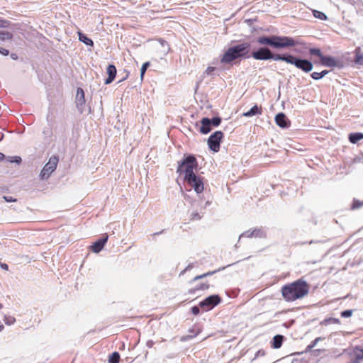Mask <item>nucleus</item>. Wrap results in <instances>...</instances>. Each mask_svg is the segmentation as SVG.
<instances>
[{
	"label": "nucleus",
	"mask_w": 363,
	"mask_h": 363,
	"mask_svg": "<svg viewBox=\"0 0 363 363\" xmlns=\"http://www.w3.org/2000/svg\"><path fill=\"white\" fill-rule=\"evenodd\" d=\"M201 127L199 128V131L202 134H208L212 130V125L210 123V118L208 117H204L201 120Z\"/></svg>",
	"instance_id": "obj_16"
},
{
	"label": "nucleus",
	"mask_w": 363,
	"mask_h": 363,
	"mask_svg": "<svg viewBox=\"0 0 363 363\" xmlns=\"http://www.w3.org/2000/svg\"><path fill=\"white\" fill-rule=\"evenodd\" d=\"M3 198L6 202H14L17 201L16 199L9 196H4Z\"/></svg>",
	"instance_id": "obj_43"
},
{
	"label": "nucleus",
	"mask_w": 363,
	"mask_h": 363,
	"mask_svg": "<svg viewBox=\"0 0 363 363\" xmlns=\"http://www.w3.org/2000/svg\"><path fill=\"white\" fill-rule=\"evenodd\" d=\"M75 102L77 110L80 113H82L84 111L86 100L84 96V91L83 89L80 87L77 88V89Z\"/></svg>",
	"instance_id": "obj_12"
},
{
	"label": "nucleus",
	"mask_w": 363,
	"mask_h": 363,
	"mask_svg": "<svg viewBox=\"0 0 363 363\" xmlns=\"http://www.w3.org/2000/svg\"><path fill=\"white\" fill-rule=\"evenodd\" d=\"M354 357L357 362L363 359V349L359 347L354 348Z\"/></svg>",
	"instance_id": "obj_26"
},
{
	"label": "nucleus",
	"mask_w": 363,
	"mask_h": 363,
	"mask_svg": "<svg viewBox=\"0 0 363 363\" xmlns=\"http://www.w3.org/2000/svg\"><path fill=\"white\" fill-rule=\"evenodd\" d=\"M106 71L108 74V77L105 79V84H109L116 78L117 70L116 66L111 64L107 67Z\"/></svg>",
	"instance_id": "obj_17"
},
{
	"label": "nucleus",
	"mask_w": 363,
	"mask_h": 363,
	"mask_svg": "<svg viewBox=\"0 0 363 363\" xmlns=\"http://www.w3.org/2000/svg\"><path fill=\"white\" fill-rule=\"evenodd\" d=\"M284 336L281 335H277L273 337L272 347L274 349H279L281 347L283 343Z\"/></svg>",
	"instance_id": "obj_22"
},
{
	"label": "nucleus",
	"mask_w": 363,
	"mask_h": 363,
	"mask_svg": "<svg viewBox=\"0 0 363 363\" xmlns=\"http://www.w3.org/2000/svg\"><path fill=\"white\" fill-rule=\"evenodd\" d=\"M221 302V298L218 294L208 296L199 302V306L205 311H208Z\"/></svg>",
	"instance_id": "obj_9"
},
{
	"label": "nucleus",
	"mask_w": 363,
	"mask_h": 363,
	"mask_svg": "<svg viewBox=\"0 0 363 363\" xmlns=\"http://www.w3.org/2000/svg\"><path fill=\"white\" fill-rule=\"evenodd\" d=\"M187 272V271H184V270H182V271L180 272L179 276L184 275V274H185V272Z\"/></svg>",
	"instance_id": "obj_55"
},
{
	"label": "nucleus",
	"mask_w": 363,
	"mask_h": 363,
	"mask_svg": "<svg viewBox=\"0 0 363 363\" xmlns=\"http://www.w3.org/2000/svg\"><path fill=\"white\" fill-rule=\"evenodd\" d=\"M209 204H210V202H209V201H206V206H208V205H209Z\"/></svg>",
	"instance_id": "obj_58"
},
{
	"label": "nucleus",
	"mask_w": 363,
	"mask_h": 363,
	"mask_svg": "<svg viewBox=\"0 0 363 363\" xmlns=\"http://www.w3.org/2000/svg\"><path fill=\"white\" fill-rule=\"evenodd\" d=\"M108 238V236L106 235L98 239L96 241H95L91 246V251L95 253L100 252L103 250L105 244L106 243Z\"/></svg>",
	"instance_id": "obj_14"
},
{
	"label": "nucleus",
	"mask_w": 363,
	"mask_h": 363,
	"mask_svg": "<svg viewBox=\"0 0 363 363\" xmlns=\"http://www.w3.org/2000/svg\"><path fill=\"white\" fill-rule=\"evenodd\" d=\"M1 267L3 269H6V270H7V269H8V268H9V266H8V264H6V263H1Z\"/></svg>",
	"instance_id": "obj_50"
},
{
	"label": "nucleus",
	"mask_w": 363,
	"mask_h": 363,
	"mask_svg": "<svg viewBox=\"0 0 363 363\" xmlns=\"http://www.w3.org/2000/svg\"><path fill=\"white\" fill-rule=\"evenodd\" d=\"M120 360V354L118 352H113L108 359L109 363H118Z\"/></svg>",
	"instance_id": "obj_29"
},
{
	"label": "nucleus",
	"mask_w": 363,
	"mask_h": 363,
	"mask_svg": "<svg viewBox=\"0 0 363 363\" xmlns=\"http://www.w3.org/2000/svg\"><path fill=\"white\" fill-rule=\"evenodd\" d=\"M163 231H164V230H161V231H160V232L155 233L153 234V235H160V234H162V233H163Z\"/></svg>",
	"instance_id": "obj_54"
},
{
	"label": "nucleus",
	"mask_w": 363,
	"mask_h": 363,
	"mask_svg": "<svg viewBox=\"0 0 363 363\" xmlns=\"http://www.w3.org/2000/svg\"><path fill=\"white\" fill-rule=\"evenodd\" d=\"M222 119L219 116H214L210 118V123L213 127H218L221 123Z\"/></svg>",
	"instance_id": "obj_33"
},
{
	"label": "nucleus",
	"mask_w": 363,
	"mask_h": 363,
	"mask_svg": "<svg viewBox=\"0 0 363 363\" xmlns=\"http://www.w3.org/2000/svg\"><path fill=\"white\" fill-rule=\"evenodd\" d=\"M78 36H79V41H81L82 43H84L87 46H91L93 47L94 46V42L93 40L89 38L86 35H85L84 33L79 31L78 32Z\"/></svg>",
	"instance_id": "obj_21"
},
{
	"label": "nucleus",
	"mask_w": 363,
	"mask_h": 363,
	"mask_svg": "<svg viewBox=\"0 0 363 363\" xmlns=\"http://www.w3.org/2000/svg\"><path fill=\"white\" fill-rule=\"evenodd\" d=\"M13 35L9 31L0 30V41H4L6 40H11Z\"/></svg>",
	"instance_id": "obj_28"
},
{
	"label": "nucleus",
	"mask_w": 363,
	"mask_h": 363,
	"mask_svg": "<svg viewBox=\"0 0 363 363\" xmlns=\"http://www.w3.org/2000/svg\"><path fill=\"white\" fill-rule=\"evenodd\" d=\"M262 107H259L255 104L249 111L244 112L242 116L245 117H252L256 115H260L262 114Z\"/></svg>",
	"instance_id": "obj_18"
},
{
	"label": "nucleus",
	"mask_w": 363,
	"mask_h": 363,
	"mask_svg": "<svg viewBox=\"0 0 363 363\" xmlns=\"http://www.w3.org/2000/svg\"><path fill=\"white\" fill-rule=\"evenodd\" d=\"M257 42L262 45L270 46L274 49H283L301 44L298 40L285 35H262Z\"/></svg>",
	"instance_id": "obj_2"
},
{
	"label": "nucleus",
	"mask_w": 363,
	"mask_h": 363,
	"mask_svg": "<svg viewBox=\"0 0 363 363\" xmlns=\"http://www.w3.org/2000/svg\"><path fill=\"white\" fill-rule=\"evenodd\" d=\"M264 352H262L261 350H259L257 352V354L256 356H258V355H264Z\"/></svg>",
	"instance_id": "obj_53"
},
{
	"label": "nucleus",
	"mask_w": 363,
	"mask_h": 363,
	"mask_svg": "<svg viewBox=\"0 0 363 363\" xmlns=\"http://www.w3.org/2000/svg\"><path fill=\"white\" fill-rule=\"evenodd\" d=\"M283 61L294 65L297 69H299L306 73L310 72L313 68V62L311 60L296 57L289 53L284 54Z\"/></svg>",
	"instance_id": "obj_5"
},
{
	"label": "nucleus",
	"mask_w": 363,
	"mask_h": 363,
	"mask_svg": "<svg viewBox=\"0 0 363 363\" xmlns=\"http://www.w3.org/2000/svg\"><path fill=\"white\" fill-rule=\"evenodd\" d=\"M184 181L188 185L194 188L197 194L201 193L204 189V184L203 179L196 174L189 176V177L184 178Z\"/></svg>",
	"instance_id": "obj_10"
},
{
	"label": "nucleus",
	"mask_w": 363,
	"mask_h": 363,
	"mask_svg": "<svg viewBox=\"0 0 363 363\" xmlns=\"http://www.w3.org/2000/svg\"><path fill=\"white\" fill-rule=\"evenodd\" d=\"M4 321L6 325H11L16 322V318L11 315H4Z\"/></svg>",
	"instance_id": "obj_34"
},
{
	"label": "nucleus",
	"mask_w": 363,
	"mask_h": 363,
	"mask_svg": "<svg viewBox=\"0 0 363 363\" xmlns=\"http://www.w3.org/2000/svg\"><path fill=\"white\" fill-rule=\"evenodd\" d=\"M250 43L243 42L228 48L220 58V63L230 64L238 59H248L250 57Z\"/></svg>",
	"instance_id": "obj_3"
},
{
	"label": "nucleus",
	"mask_w": 363,
	"mask_h": 363,
	"mask_svg": "<svg viewBox=\"0 0 363 363\" xmlns=\"http://www.w3.org/2000/svg\"><path fill=\"white\" fill-rule=\"evenodd\" d=\"M330 324H340V320L338 318L330 317L325 318L320 323V325L325 326Z\"/></svg>",
	"instance_id": "obj_25"
},
{
	"label": "nucleus",
	"mask_w": 363,
	"mask_h": 363,
	"mask_svg": "<svg viewBox=\"0 0 363 363\" xmlns=\"http://www.w3.org/2000/svg\"><path fill=\"white\" fill-rule=\"evenodd\" d=\"M276 124L281 128H287L290 126V121L284 113H279L275 116Z\"/></svg>",
	"instance_id": "obj_13"
},
{
	"label": "nucleus",
	"mask_w": 363,
	"mask_h": 363,
	"mask_svg": "<svg viewBox=\"0 0 363 363\" xmlns=\"http://www.w3.org/2000/svg\"><path fill=\"white\" fill-rule=\"evenodd\" d=\"M223 136V133L220 130H216L212 133L207 140L209 150L213 152H218L220 150V143Z\"/></svg>",
	"instance_id": "obj_8"
},
{
	"label": "nucleus",
	"mask_w": 363,
	"mask_h": 363,
	"mask_svg": "<svg viewBox=\"0 0 363 363\" xmlns=\"http://www.w3.org/2000/svg\"><path fill=\"white\" fill-rule=\"evenodd\" d=\"M328 73H329V71L327 70V69H324V70L320 72V74H321L322 77H324Z\"/></svg>",
	"instance_id": "obj_49"
},
{
	"label": "nucleus",
	"mask_w": 363,
	"mask_h": 363,
	"mask_svg": "<svg viewBox=\"0 0 363 363\" xmlns=\"http://www.w3.org/2000/svg\"><path fill=\"white\" fill-rule=\"evenodd\" d=\"M3 308V305L0 303V309Z\"/></svg>",
	"instance_id": "obj_59"
},
{
	"label": "nucleus",
	"mask_w": 363,
	"mask_h": 363,
	"mask_svg": "<svg viewBox=\"0 0 363 363\" xmlns=\"http://www.w3.org/2000/svg\"><path fill=\"white\" fill-rule=\"evenodd\" d=\"M8 23L7 21L1 20L0 19V28H4L6 27V25Z\"/></svg>",
	"instance_id": "obj_46"
},
{
	"label": "nucleus",
	"mask_w": 363,
	"mask_h": 363,
	"mask_svg": "<svg viewBox=\"0 0 363 363\" xmlns=\"http://www.w3.org/2000/svg\"><path fill=\"white\" fill-rule=\"evenodd\" d=\"M309 53L311 55H315V56L318 57L320 60H321V57H323V56L324 55H323L321 50L317 48H311L309 49Z\"/></svg>",
	"instance_id": "obj_30"
},
{
	"label": "nucleus",
	"mask_w": 363,
	"mask_h": 363,
	"mask_svg": "<svg viewBox=\"0 0 363 363\" xmlns=\"http://www.w3.org/2000/svg\"><path fill=\"white\" fill-rule=\"evenodd\" d=\"M362 139H363V133H353L349 135V140L351 143L355 144Z\"/></svg>",
	"instance_id": "obj_24"
},
{
	"label": "nucleus",
	"mask_w": 363,
	"mask_h": 363,
	"mask_svg": "<svg viewBox=\"0 0 363 363\" xmlns=\"http://www.w3.org/2000/svg\"><path fill=\"white\" fill-rule=\"evenodd\" d=\"M149 66H150V62H146L143 64V65L141 67V69H140V79H141V80L143 79V77H144V75L145 74V72H146L147 69L149 67Z\"/></svg>",
	"instance_id": "obj_36"
},
{
	"label": "nucleus",
	"mask_w": 363,
	"mask_h": 363,
	"mask_svg": "<svg viewBox=\"0 0 363 363\" xmlns=\"http://www.w3.org/2000/svg\"><path fill=\"white\" fill-rule=\"evenodd\" d=\"M10 163L20 164L21 162V158L18 156L9 157L7 158Z\"/></svg>",
	"instance_id": "obj_37"
},
{
	"label": "nucleus",
	"mask_w": 363,
	"mask_h": 363,
	"mask_svg": "<svg viewBox=\"0 0 363 363\" xmlns=\"http://www.w3.org/2000/svg\"><path fill=\"white\" fill-rule=\"evenodd\" d=\"M5 155L4 154H3L2 152H0V161L3 160L4 159H5Z\"/></svg>",
	"instance_id": "obj_52"
},
{
	"label": "nucleus",
	"mask_w": 363,
	"mask_h": 363,
	"mask_svg": "<svg viewBox=\"0 0 363 363\" xmlns=\"http://www.w3.org/2000/svg\"><path fill=\"white\" fill-rule=\"evenodd\" d=\"M11 57L13 59V60H16L18 58V56L15 53H11Z\"/></svg>",
	"instance_id": "obj_51"
},
{
	"label": "nucleus",
	"mask_w": 363,
	"mask_h": 363,
	"mask_svg": "<svg viewBox=\"0 0 363 363\" xmlns=\"http://www.w3.org/2000/svg\"><path fill=\"white\" fill-rule=\"evenodd\" d=\"M201 308L199 306H199H194L191 307V313L193 315H199V313H200V308Z\"/></svg>",
	"instance_id": "obj_40"
},
{
	"label": "nucleus",
	"mask_w": 363,
	"mask_h": 363,
	"mask_svg": "<svg viewBox=\"0 0 363 363\" xmlns=\"http://www.w3.org/2000/svg\"><path fill=\"white\" fill-rule=\"evenodd\" d=\"M362 206H363V201H360L356 199H354V200L352 201V204L351 206V209L352 210L357 209Z\"/></svg>",
	"instance_id": "obj_35"
},
{
	"label": "nucleus",
	"mask_w": 363,
	"mask_h": 363,
	"mask_svg": "<svg viewBox=\"0 0 363 363\" xmlns=\"http://www.w3.org/2000/svg\"><path fill=\"white\" fill-rule=\"evenodd\" d=\"M124 73H125V75H124V76H122L121 79H120V80L118 81V82H123V80L126 79L128 77V76H129V72H128L127 70H125H125H124Z\"/></svg>",
	"instance_id": "obj_45"
},
{
	"label": "nucleus",
	"mask_w": 363,
	"mask_h": 363,
	"mask_svg": "<svg viewBox=\"0 0 363 363\" xmlns=\"http://www.w3.org/2000/svg\"><path fill=\"white\" fill-rule=\"evenodd\" d=\"M155 342L152 341V340H148L147 342H146V346L149 348H151L153 347Z\"/></svg>",
	"instance_id": "obj_47"
},
{
	"label": "nucleus",
	"mask_w": 363,
	"mask_h": 363,
	"mask_svg": "<svg viewBox=\"0 0 363 363\" xmlns=\"http://www.w3.org/2000/svg\"><path fill=\"white\" fill-rule=\"evenodd\" d=\"M313 16L316 18L325 21L327 19V16L322 11L318 10H313Z\"/></svg>",
	"instance_id": "obj_32"
},
{
	"label": "nucleus",
	"mask_w": 363,
	"mask_h": 363,
	"mask_svg": "<svg viewBox=\"0 0 363 363\" xmlns=\"http://www.w3.org/2000/svg\"><path fill=\"white\" fill-rule=\"evenodd\" d=\"M354 62L357 65H363V55L361 52V48H357L354 50Z\"/></svg>",
	"instance_id": "obj_23"
},
{
	"label": "nucleus",
	"mask_w": 363,
	"mask_h": 363,
	"mask_svg": "<svg viewBox=\"0 0 363 363\" xmlns=\"http://www.w3.org/2000/svg\"><path fill=\"white\" fill-rule=\"evenodd\" d=\"M324 338L322 337H318L314 340H313L306 348L304 352H310L318 342L323 340Z\"/></svg>",
	"instance_id": "obj_27"
},
{
	"label": "nucleus",
	"mask_w": 363,
	"mask_h": 363,
	"mask_svg": "<svg viewBox=\"0 0 363 363\" xmlns=\"http://www.w3.org/2000/svg\"><path fill=\"white\" fill-rule=\"evenodd\" d=\"M209 288V284L208 283H201L195 286L194 287L189 289L188 292L189 294H194L197 291H204Z\"/></svg>",
	"instance_id": "obj_20"
},
{
	"label": "nucleus",
	"mask_w": 363,
	"mask_h": 363,
	"mask_svg": "<svg viewBox=\"0 0 363 363\" xmlns=\"http://www.w3.org/2000/svg\"><path fill=\"white\" fill-rule=\"evenodd\" d=\"M158 41H159L160 45L164 48L163 52H164V55H167L170 50V47H169V44L167 43V42L166 40H164V39H162V38H160L158 40Z\"/></svg>",
	"instance_id": "obj_31"
},
{
	"label": "nucleus",
	"mask_w": 363,
	"mask_h": 363,
	"mask_svg": "<svg viewBox=\"0 0 363 363\" xmlns=\"http://www.w3.org/2000/svg\"><path fill=\"white\" fill-rule=\"evenodd\" d=\"M313 242H316V241H313V240H311L308 243H309V244H312V243H313Z\"/></svg>",
	"instance_id": "obj_57"
},
{
	"label": "nucleus",
	"mask_w": 363,
	"mask_h": 363,
	"mask_svg": "<svg viewBox=\"0 0 363 363\" xmlns=\"http://www.w3.org/2000/svg\"><path fill=\"white\" fill-rule=\"evenodd\" d=\"M245 237V238H265L267 237V233L265 230L262 228H255L252 230H247L244 233H242L240 237L239 240L241 239V238Z\"/></svg>",
	"instance_id": "obj_11"
},
{
	"label": "nucleus",
	"mask_w": 363,
	"mask_h": 363,
	"mask_svg": "<svg viewBox=\"0 0 363 363\" xmlns=\"http://www.w3.org/2000/svg\"><path fill=\"white\" fill-rule=\"evenodd\" d=\"M59 158L56 155L50 157L49 161L45 164L40 174L42 180L48 179L51 174L56 169Z\"/></svg>",
	"instance_id": "obj_7"
},
{
	"label": "nucleus",
	"mask_w": 363,
	"mask_h": 363,
	"mask_svg": "<svg viewBox=\"0 0 363 363\" xmlns=\"http://www.w3.org/2000/svg\"><path fill=\"white\" fill-rule=\"evenodd\" d=\"M216 68L214 67H208L205 73H206L207 74L210 75V74H212V73L215 71Z\"/></svg>",
	"instance_id": "obj_44"
},
{
	"label": "nucleus",
	"mask_w": 363,
	"mask_h": 363,
	"mask_svg": "<svg viewBox=\"0 0 363 363\" xmlns=\"http://www.w3.org/2000/svg\"><path fill=\"white\" fill-rule=\"evenodd\" d=\"M202 218V216H201L198 212H192L191 214V218L192 220H200Z\"/></svg>",
	"instance_id": "obj_41"
},
{
	"label": "nucleus",
	"mask_w": 363,
	"mask_h": 363,
	"mask_svg": "<svg viewBox=\"0 0 363 363\" xmlns=\"http://www.w3.org/2000/svg\"><path fill=\"white\" fill-rule=\"evenodd\" d=\"M194 267V264L190 263L187 265V267L184 269V271H189Z\"/></svg>",
	"instance_id": "obj_48"
},
{
	"label": "nucleus",
	"mask_w": 363,
	"mask_h": 363,
	"mask_svg": "<svg viewBox=\"0 0 363 363\" xmlns=\"http://www.w3.org/2000/svg\"><path fill=\"white\" fill-rule=\"evenodd\" d=\"M0 54L4 56H7L9 55V50L2 47H0Z\"/></svg>",
	"instance_id": "obj_42"
},
{
	"label": "nucleus",
	"mask_w": 363,
	"mask_h": 363,
	"mask_svg": "<svg viewBox=\"0 0 363 363\" xmlns=\"http://www.w3.org/2000/svg\"><path fill=\"white\" fill-rule=\"evenodd\" d=\"M257 60H269L283 61L284 54H274L272 50L266 46L261 47L250 55Z\"/></svg>",
	"instance_id": "obj_6"
},
{
	"label": "nucleus",
	"mask_w": 363,
	"mask_h": 363,
	"mask_svg": "<svg viewBox=\"0 0 363 363\" xmlns=\"http://www.w3.org/2000/svg\"><path fill=\"white\" fill-rule=\"evenodd\" d=\"M311 77L314 80H320V79H321L323 78L321 74H320V72H312L311 74Z\"/></svg>",
	"instance_id": "obj_39"
},
{
	"label": "nucleus",
	"mask_w": 363,
	"mask_h": 363,
	"mask_svg": "<svg viewBox=\"0 0 363 363\" xmlns=\"http://www.w3.org/2000/svg\"><path fill=\"white\" fill-rule=\"evenodd\" d=\"M309 292V285L303 279L284 284L281 289L283 299L286 302H293L305 297Z\"/></svg>",
	"instance_id": "obj_1"
},
{
	"label": "nucleus",
	"mask_w": 363,
	"mask_h": 363,
	"mask_svg": "<svg viewBox=\"0 0 363 363\" xmlns=\"http://www.w3.org/2000/svg\"><path fill=\"white\" fill-rule=\"evenodd\" d=\"M198 166L197 160L194 155H184V158L178 162L177 173L184 174V178L189 177V176L195 174L194 169H196Z\"/></svg>",
	"instance_id": "obj_4"
},
{
	"label": "nucleus",
	"mask_w": 363,
	"mask_h": 363,
	"mask_svg": "<svg viewBox=\"0 0 363 363\" xmlns=\"http://www.w3.org/2000/svg\"><path fill=\"white\" fill-rule=\"evenodd\" d=\"M320 63L322 65L328 67H338L337 60L333 56L330 55H323V57H321Z\"/></svg>",
	"instance_id": "obj_15"
},
{
	"label": "nucleus",
	"mask_w": 363,
	"mask_h": 363,
	"mask_svg": "<svg viewBox=\"0 0 363 363\" xmlns=\"http://www.w3.org/2000/svg\"><path fill=\"white\" fill-rule=\"evenodd\" d=\"M4 327L3 325H0V332H1L4 330Z\"/></svg>",
	"instance_id": "obj_56"
},
{
	"label": "nucleus",
	"mask_w": 363,
	"mask_h": 363,
	"mask_svg": "<svg viewBox=\"0 0 363 363\" xmlns=\"http://www.w3.org/2000/svg\"><path fill=\"white\" fill-rule=\"evenodd\" d=\"M353 311L351 309L345 310L341 312L340 315L342 318H350L352 315Z\"/></svg>",
	"instance_id": "obj_38"
},
{
	"label": "nucleus",
	"mask_w": 363,
	"mask_h": 363,
	"mask_svg": "<svg viewBox=\"0 0 363 363\" xmlns=\"http://www.w3.org/2000/svg\"><path fill=\"white\" fill-rule=\"evenodd\" d=\"M230 265H231V264H228V265H227V266H226V267H229V266H230ZM224 269H225V267H221V268H219V269H217V270H214V271L208 272H207V273H204V274H203L196 276L194 279H192L189 281V283H190V284H192L193 282H194V281H197V280H199V279H203V278H205V277H208V276H211V275H213V274H216V272H220V271H221V270H223Z\"/></svg>",
	"instance_id": "obj_19"
}]
</instances>
